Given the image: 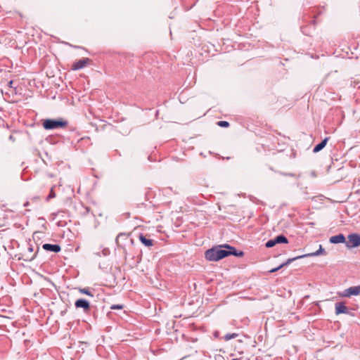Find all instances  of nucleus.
Wrapping results in <instances>:
<instances>
[{
  "label": "nucleus",
  "mask_w": 360,
  "mask_h": 360,
  "mask_svg": "<svg viewBox=\"0 0 360 360\" xmlns=\"http://www.w3.org/2000/svg\"><path fill=\"white\" fill-rule=\"evenodd\" d=\"M91 60L88 58H83L76 62L72 65V70H77L84 68L87 64L89 63Z\"/></svg>",
  "instance_id": "obj_6"
},
{
  "label": "nucleus",
  "mask_w": 360,
  "mask_h": 360,
  "mask_svg": "<svg viewBox=\"0 0 360 360\" xmlns=\"http://www.w3.org/2000/svg\"><path fill=\"white\" fill-rule=\"evenodd\" d=\"M335 314H352L350 309L345 305V302H340L335 304Z\"/></svg>",
  "instance_id": "obj_5"
},
{
  "label": "nucleus",
  "mask_w": 360,
  "mask_h": 360,
  "mask_svg": "<svg viewBox=\"0 0 360 360\" xmlns=\"http://www.w3.org/2000/svg\"><path fill=\"white\" fill-rule=\"evenodd\" d=\"M329 137H326L321 143L317 144L313 149L314 153H318L321 151L327 144L328 141L329 140Z\"/></svg>",
  "instance_id": "obj_13"
},
{
  "label": "nucleus",
  "mask_w": 360,
  "mask_h": 360,
  "mask_svg": "<svg viewBox=\"0 0 360 360\" xmlns=\"http://www.w3.org/2000/svg\"><path fill=\"white\" fill-rule=\"evenodd\" d=\"M56 197V193L53 191V188H51L49 195L46 198V200H49Z\"/></svg>",
  "instance_id": "obj_21"
},
{
  "label": "nucleus",
  "mask_w": 360,
  "mask_h": 360,
  "mask_svg": "<svg viewBox=\"0 0 360 360\" xmlns=\"http://www.w3.org/2000/svg\"><path fill=\"white\" fill-rule=\"evenodd\" d=\"M29 204H30V203H29V202H28V201H27V202H25L24 203L23 206H24V207H27V206H28V205H29Z\"/></svg>",
  "instance_id": "obj_23"
},
{
  "label": "nucleus",
  "mask_w": 360,
  "mask_h": 360,
  "mask_svg": "<svg viewBox=\"0 0 360 360\" xmlns=\"http://www.w3.org/2000/svg\"><path fill=\"white\" fill-rule=\"evenodd\" d=\"M229 255L243 256V252H237L235 248L229 245H219L208 249L205 252V257L207 260L217 262Z\"/></svg>",
  "instance_id": "obj_1"
},
{
  "label": "nucleus",
  "mask_w": 360,
  "mask_h": 360,
  "mask_svg": "<svg viewBox=\"0 0 360 360\" xmlns=\"http://www.w3.org/2000/svg\"><path fill=\"white\" fill-rule=\"evenodd\" d=\"M217 124L221 127H228L229 126V123L226 121H219Z\"/></svg>",
  "instance_id": "obj_20"
},
{
  "label": "nucleus",
  "mask_w": 360,
  "mask_h": 360,
  "mask_svg": "<svg viewBox=\"0 0 360 360\" xmlns=\"http://www.w3.org/2000/svg\"><path fill=\"white\" fill-rule=\"evenodd\" d=\"M75 306L77 309L82 308L84 312H87L90 309L89 302L84 299H78L76 300Z\"/></svg>",
  "instance_id": "obj_7"
},
{
  "label": "nucleus",
  "mask_w": 360,
  "mask_h": 360,
  "mask_svg": "<svg viewBox=\"0 0 360 360\" xmlns=\"http://www.w3.org/2000/svg\"><path fill=\"white\" fill-rule=\"evenodd\" d=\"M34 248L32 245H29L27 251L24 253L23 257H25L24 260L25 261H32L36 257V252H34Z\"/></svg>",
  "instance_id": "obj_9"
},
{
  "label": "nucleus",
  "mask_w": 360,
  "mask_h": 360,
  "mask_svg": "<svg viewBox=\"0 0 360 360\" xmlns=\"http://www.w3.org/2000/svg\"><path fill=\"white\" fill-rule=\"evenodd\" d=\"M330 243L337 244L345 243V237L342 233L331 236L329 239Z\"/></svg>",
  "instance_id": "obj_12"
},
{
  "label": "nucleus",
  "mask_w": 360,
  "mask_h": 360,
  "mask_svg": "<svg viewBox=\"0 0 360 360\" xmlns=\"http://www.w3.org/2000/svg\"><path fill=\"white\" fill-rule=\"evenodd\" d=\"M274 240H275L276 245L278 244V243H288V238L283 235L277 236L276 238H274Z\"/></svg>",
  "instance_id": "obj_16"
},
{
  "label": "nucleus",
  "mask_w": 360,
  "mask_h": 360,
  "mask_svg": "<svg viewBox=\"0 0 360 360\" xmlns=\"http://www.w3.org/2000/svg\"><path fill=\"white\" fill-rule=\"evenodd\" d=\"M313 25H316V20H313Z\"/></svg>",
  "instance_id": "obj_25"
},
{
  "label": "nucleus",
  "mask_w": 360,
  "mask_h": 360,
  "mask_svg": "<svg viewBox=\"0 0 360 360\" xmlns=\"http://www.w3.org/2000/svg\"><path fill=\"white\" fill-rule=\"evenodd\" d=\"M360 293V285L350 287L342 292V295L344 297H350L352 295H357Z\"/></svg>",
  "instance_id": "obj_8"
},
{
  "label": "nucleus",
  "mask_w": 360,
  "mask_h": 360,
  "mask_svg": "<svg viewBox=\"0 0 360 360\" xmlns=\"http://www.w3.org/2000/svg\"><path fill=\"white\" fill-rule=\"evenodd\" d=\"M276 245V243H275V240H274V239H271L269 240H268L266 244H265V246L268 248H273L274 246Z\"/></svg>",
  "instance_id": "obj_19"
},
{
  "label": "nucleus",
  "mask_w": 360,
  "mask_h": 360,
  "mask_svg": "<svg viewBox=\"0 0 360 360\" xmlns=\"http://www.w3.org/2000/svg\"><path fill=\"white\" fill-rule=\"evenodd\" d=\"M8 84H9V86H11V85L13 84V81H10Z\"/></svg>",
  "instance_id": "obj_24"
},
{
  "label": "nucleus",
  "mask_w": 360,
  "mask_h": 360,
  "mask_svg": "<svg viewBox=\"0 0 360 360\" xmlns=\"http://www.w3.org/2000/svg\"><path fill=\"white\" fill-rule=\"evenodd\" d=\"M236 337H238L237 333H228L224 336V340L227 341L236 338Z\"/></svg>",
  "instance_id": "obj_17"
},
{
  "label": "nucleus",
  "mask_w": 360,
  "mask_h": 360,
  "mask_svg": "<svg viewBox=\"0 0 360 360\" xmlns=\"http://www.w3.org/2000/svg\"><path fill=\"white\" fill-rule=\"evenodd\" d=\"M326 255V252L325 249L323 248L321 245H319V250L317 251H316L314 252L307 253V254H305V255H303L297 256V257L291 258V259H288L285 262L283 263L279 266L271 269L269 271V272L270 273L276 272L278 269H281L282 267H283L285 266L288 265L292 262H293V261H295L296 259L304 258V257H316V256H319V255Z\"/></svg>",
  "instance_id": "obj_2"
},
{
  "label": "nucleus",
  "mask_w": 360,
  "mask_h": 360,
  "mask_svg": "<svg viewBox=\"0 0 360 360\" xmlns=\"http://www.w3.org/2000/svg\"><path fill=\"white\" fill-rule=\"evenodd\" d=\"M44 250L46 251L53 252H59L61 250V248L58 244H49L45 243L42 245Z\"/></svg>",
  "instance_id": "obj_10"
},
{
  "label": "nucleus",
  "mask_w": 360,
  "mask_h": 360,
  "mask_svg": "<svg viewBox=\"0 0 360 360\" xmlns=\"http://www.w3.org/2000/svg\"><path fill=\"white\" fill-rule=\"evenodd\" d=\"M127 238V235H126V234H124V233H120V234H118V235H117V236L116 237V240H115V241H116V243L117 244V245H118V246H120V240L121 238Z\"/></svg>",
  "instance_id": "obj_18"
},
{
  "label": "nucleus",
  "mask_w": 360,
  "mask_h": 360,
  "mask_svg": "<svg viewBox=\"0 0 360 360\" xmlns=\"http://www.w3.org/2000/svg\"><path fill=\"white\" fill-rule=\"evenodd\" d=\"M111 309H122V305H118V304L117 305H112L111 307Z\"/></svg>",
  "instance_id": "obj_22"
},
{
  "label": "nucleus",
  "mask_w": 360,
  "mask_h": 360,
  "mask_svg": "<svg viewBox=\"0 0 360 360\" xmlns=\"http://www.w3.org/2000/svg\"><path fill=\"white\" fill-rule=\"evenodd\" d=\"M42 125L45 129H55L59 128H64L68 125V122L63 119L59 120H44Z\"/></svg>",
  "instance_id": "obj_3"
},
{
  "label": "nucleus",
  "mask_w": 360,
  "mask_h": 360,
  "mask_svg": "<svg viewBox=\"0 0 360 360\" xmlns=\"http://www.w3.org/2000/svg\"><path fill=\"white\" fill-rule=\"evenodd\" d=\"M78 290L82 294H84L90 297H94L93 291H94V290H91L90 288H78Z\"/></svg>",
  "instance_id": "obj_14"
},
{
  "label": "nucleus",
  "mask_w": 360,
  "mask_h": 360,
  "mask_svg": "<svg viewBox=\"0 0 360 360\" xmlns=\"http://www.w3.org/2000/svg\"><path fill=\"white\" fill-rule=\"evenodd\" d=\"M274 240H275L276 245L278 244V243H288V238L283 235L277 236L276 238H274Z\"/></svg>",
  "instance_id": "obj_15"
},
{
  "label": "nucleus",
  "mask_w": 360,
  "mask_h": 360,
  "mask_svg": "<svg viewBox=\"0 0 360 360\" xmlns=\"http://www.w3.org/2000/svg\"><path fill=\"white\" fill-rule=\"evenodd\" d=\"M346 246L348 248H353L360 246V235L358 233H351L347 236V240L345 241Z\"/></svg>",
  "instance_id": "obj_4"
},
{
  "label": "nucleus",
  "mask_w": 360,
  "mask_h": 360,
  "mask_svg": "<svg viewBox=\"0 0 360 360\" xmlns=\"http://www.w3.org/2000/svg\"><path fill=\"white\" fill-rule=\"evenodd\" d=\"M232 360H239L238 359H233Z\"/></svg>",
  "instance_id": "obj_26"
},
{
  "label": "nucleus",
  "mask_w": 360,
  "mask_h": 360,
  "mask_svg": "<svg viewBox=\"0 0 360 360\" xmlns=\"http://www.w3.org/2000/svg\"><path fill=\"white\" fill-rule=\"evenodd\" d=\"M139 238L142 244L146 247L150 248L154 245V240L148 238L146 236L141 233L139 236Z\"/></svg>",
  "instance_id": "obj_11"
}]
</instances>
